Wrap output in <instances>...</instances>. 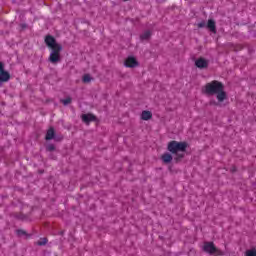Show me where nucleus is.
<instances>
[{
	"label": "nucleus",
	"mask_w": 256,
	"mask_h": 256,
	"mask_svg": "<svg viewBox=\"0 0 256 256\" xmlns=\"http://www.w3.org/2000/svg\"><path fill=\"white\" fill-rule=\"evenodd\" d=\"M223 84L219 81H212L208 84H206L205 88H204V92L207 95H217V99L220 103H223V101H225V99L227 98V94L225 93V91L223 90Z\"/></svg>",
	"instance_id": "nucleus-1"
},
{
	"label": "nucleus",
	"mask_w": 256,
	"mask_h": 256,
	"mask_svg": "<svg viewBox=\"0 0 256 256\" xmlns=\"http://www.w3.org/2000/svg\"><path fill=\"white\" fill-rule=\"evenodd\" d=\"M45 43L47 47H50V49H52L49 61L51 63H59V61H61V51L63 47L59 43H57L53 36H46Z\"/></svg>",
	"instance_id": "nucleus-2"
},
{
	"label": "nucleus",
	"mask_w": 256,
	"mask_h": 256,
	"mask_svg": "<svg viewBox=\"0 0 256 256\" xmlns=\"http://www.w3.org/2000/svg\"><path fill=\"white\" fill-rule=\"evenodd\" d=\"M187 150L186 142L171 141L168 144V151L173 155H179V153H185Z\"/></svg>",
	"instance_id": "nucleus-3"
},
{
	"label": "nucleus",
	"mask_w": 256,
	"mask_h": 256,
	"mask_svg": "<svg viewBox=\"0 0 256 256\" xmlns=\"http://www.w3.org/2000/svg\"><path fill=\"white\" fill-rule=\"evenodd\" d=\"M203 251H205V253H209V255H225L223 251L215 247V244H213V242H205L203 245Z\"/></svg>",
	"instance_id": "nucleus-4"
},
{
	"label": "nucleus",
	"mask_w": 256,
	"mask_h": 256,
	"mask_svg": "<svg viewBox=\"0 0 256 256\" xmlns=\"http://www.w3.org/2000/svg\"><path fill=\"white\" fill-rule=\"evenodd\" d=\"M195 65L198 67V69H207L209 67V60L205 58H198L195 61Z\"/></svg>",
	"instance_id": "nucleus-5"
},
{
	"label": "nucleus",
	"mask_w": 256,
	"mask_h": 256,
	"mask_svg": "<svg viewBox=\"0 0 256 256\" xmlns=\"http://www.w3.org/2000/svg\"><path fill=\"white\" fill-rule=\"evenodd\" d=\"M10 75L7 71L3 68V63L0 62V83L8 81L10 79Z\"/></svg>",
	"instance_id": "nucleus-6"
},
{
	"label": "nucleus",
	"mask_w": 256,
	"mask_h": 256,
	"mask_svg": "<svg viewBox=\"0 0 256 256\" xmlns=\"http://www.w3.org/2000/svg\"><path fill=\"white\" fill-rule=\"evenodd\" d=\"M124 65L125 67L133 68V67H137V65H139V62H137V59H135V57L130 56L125 60Z\"/></svg>",
	"instance_id": "nucleus-7"
},
{
	"label": "nucleus",
	"mask_w": 256,
	"mask_h": 256,
	"mask_svg": "<svg viewBox=\"0 0 256 256\" xmlns=\"http://www.w3.org/2000/svg\"><path fill=\"white\" fill-rule=\"evenodd\" d=\"M82 121L84 123H91V121H95V116L93 114H84L82 115Z\"/></svg>",
	"instance_id": "nucleus-8"
},
{
	"label": "nucleus",
	"mask_w": 256,
	"mask_h": 256,
	"mask_svg": "<svg viewBox=\"0 0 256 256\" xmlns=\"http://www.w3.org/2000/svg\"><path fill=\"white\" fill-rule=\"evenodd\" d=\"M163 163H171L173 161V156L169 153H164L161 157Z\"/></svg>",
	"instance_id": "nucleus-9"
},
{
	"label": "nucleus",
	"mask_w": 256,
	"mask_h": 256,
	"mask_svg": "<svg viewBox=\"0 0 256 256\" xmlns=\"http://www.w3.org/2000/svg\"><path fill=\"white\" fill-rule=\"evenodd\" d=\"M151 117H153V114L150 111H143L141 114V119H143V121H149Z\"/></svg>",
	"instance_id": "nucleus-10"
},
{
	"label": "nucleus",
	"mask_w": 256,
	"mask_h": 256,
	"mask_svg": "<svg viewBox=\"0 0 256 256\" xmlns=\"http://www.w3.org/2000/svg\"><path fill=\"white\" fill-rule=\"evenodd\" d=\"M208 29L212 32V33H216V26H215V21L213 20H208V24H207Z\"/></svg>",
	"instance_id": "nucleus-11"
},
{
	"label": "nucleus",
	"mask_w": 256,
	"mask_h": 256,
	"mask_svg": "<svg viewBox=\"0 0 256 256\" xmlns=\"http://www.w3.org/2000/svg\"><path fill=\"white\" fill-rule=\"evenodd\" d=\"M55 137V130L53 128H50L46 133V141H51Z\"/></svg>",
	"instance_id": "nucleus-12"
},
{
	"label": "nucleus",
	"mask_w": 256,
	"mask_h": 256,
	"mask_svg": "<svg viewBox=\"0 0 256 256\" xmlns=\"http://www.w3.org/2000/svg\"><path fill=\"white\" fill-rule=\"evenodd\" d=\"M151 37V31H145L141 36L140 39H142V41H147V39H149Z\"/></svg>",
	"instance_id": "nucleus-13"
},
{
	"label": "nucleus",
	"mask_w": 256,
	"mask_h": 256,
	"mask_svg": "<svg viewBox=\"0 0 256 256\" xmlns=\"http://www.w3.org/2000/svg\"><path fill=\"white\" fill-rule=\"evenodd\" d=\"M82 81L83 83H91V81H93V78L91 77V75L86 74L83 76Z\"/></svg>",
	"instance_id": "nucleus-14"
},
{
	"label": "nucleus",
	"mask_w": 256,
	"mask_h": 256,
	"mask_svg": "<svg viewBox=\"0 0 256 256\" xmlns=\"http://www.w3.org/2000/svg\"><path fill=\"white\" fill-rule=\"evenodd\" d=\"M245 256H256V249L252 248V249L246 250Z\"/></svg>",
	"instance_id": "nucleus-15"
},
{
	"label": "nucleus",
	"mask_w": 256,
	"mask_h": 256,
	"mask_svg": "<svg viewBox=\"0 0 256 256\" xmlns=\"http://www.w3.org/2000/svg\"><path fill=\"white\" fill-rule=\"evenodd\" d=\"M61 102L63 103V105H69V103H71V97L63 99V100H61Z\"/></svg>",
	"instance_id": "nucleus-16"
},
{
	"label": "nucleus",
	"mask_w": 256,
	"mask_h": 256,
	"mask_svg": "<svg viewBox=\"0 0 256 256\" xmlns=\"http://www.w3.org/2000/svg\"><path fill=\"white\" fill-rule=\"evenodd\" d=\"M38 245H47V238H43L38 241Z\"/></svg>",
	"instance_id": "nucleus-17"
},
{
	"label": "nucleus",
	"mask_w": 256,
	"mask_h": 256,
	"mask_svg": "<svg viewBox=\"0 0 256 256\" xmlns=\"http://www.w3.org/2000/svg\"><path fill=\"white\" fill-rule=\"evenodd\" d=\"M48 151H55V146L54 145H49L47 147Z\"/></svg>",
	"instance_id": "nucleus-18"
},
{
	"label": "nucleus",
	"mask_w": 256,
	"mask_h": 256,
	"mask_svg": "<svg viewBox=\"0 0 256 256\" xmlns=\"http://www.w3.org/2000/svg\"><path fill=\"white\" fill-rule=\"evenodd\" d=\"M198 27H199L200 29L203 28V27H205V22L199 23V24H198Z\"/></svg>",
	"instance_id": "nucleus-19"
},
{
	"label": "nucleus",
	"mask_w": 256,
	"mask_h": 256,
	"mask_svg": "<svg viewBox=\"0 0 256 256\" xmlns=\"http://www.w3.org/2000/svg\"><path fill=\"white\" fill-rule=\"evenodd\" d=\"M23 233L25 232H23L22 230H18V235H23Z\"/></svg>",
	"instance_id": "nucleus-20"
},
{
	"label": "nucleus",
	"mask_w": 256,
	"mask_h": 256,
	"mask_svg": "<svg viewBox=\"0 0 256 256\" xmlns=\"http://www.w3.org/2000/svg\"><path fill=\"white\" fill-rule=\"evenodd\" d=\"M182 157H183V154H178L177 159H182Z\"/></svg>",
	"instance_id": "nucleus-21"
}]
</instances>
